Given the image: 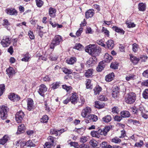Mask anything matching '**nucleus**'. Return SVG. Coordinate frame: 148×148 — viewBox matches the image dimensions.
<instances>
[{
  "label": "nucleus",
  "instance_id": "1",
  "mask_svg": "<svg viewBox=\"0 0 148 148\" xmlns=\"http://www.w3.org/2000/svg\"><path fill=\"white\" fill-rule=\"evenodd\" d=\"M101 49L99 47H96L94 45H90L86 47L85 51L92 56L96 57L101 52Z\"/></svg>",
  "mask_w": 148,
  "mask_h": 148
},
{
  "label": "nucleus",
  "instance_id": "2",
  "mask_svg": "<svg viewBox=\"0 0 148 148\" xmlns=\"http://www.w3.org/2000/svg\"><path fill=\"white\" fill-rule=\"evenodd\" d=\"M136 96L134 92H130L129 93L125 98V102L128 103L132 104L136 100Z\"/></svg>",
  "mask_w": 148,
  "mask_h": 148
},
{
  "label": "nucleus",
  "instance_id": "3",
  "mask_svg": "<svg viewBox=\"0 0 148 148\" xmlns=\"http://www.w3.org/2000/svg\"><path fill=\"white\" fill-rule=\"evenodd\" d=\"M62 37L59 35L56 36L50 45V48L53 49L55 46L59 45L62 41Z\"/></svg>",
  "mask_w": 148,
  "mask_h": 148
},
{
  "label": "nucleus",
  "instance_id": "4",
  "mask_svg": "<svg viewBox=\"0 0 148 148\" xmlns=\"http://www.w3.org/2000/svg\"><path fill=\"white\" fill-rule=\"evenodd\" d=\"M8 111V108L6 106H2L0 107V115L1 119L3 120L6 119Z\"/></svg>",
  "mask_w": 148,
  "mask_h": 148
},
{
  "label": "nucleus",
  "instance_id": "5",
  "mask_svg": "<svg viewBox=\"0 0 148 148\" xmlns=\"http://www.w3.org/2000/svg\"><path fill=\"white\" fill-rule=\"evenodd\" d=\"M11 42V39L8 36H4L1 41V43L3 47H7L10 45Z\"/></svg>",
  "mask_w": 148,
  "mask_h": 148
},
{
  "label": "nucleus",
  "instance_id": "6",
  "mask_svg": "<svg viewBox=\"0 0 148 148\" xmlns=\"http://www.w3.org/2000/svg\"><path fill=\"white\" fill-rule=\"evenodd\" d=\"M24 113L21 110L17 112L15 115V119L17 123H21L25 116Z\"/></svg>",
  "mask_w": 148,
  "mask_h": 148
},
{
  "label": "nucleus",
  "instance_id": "7",
  "mask_svg": "<svg viewBox=\"0 0 148 148\" xmlns=\"http://www.w3.org/2000/svg\"><path fill=\"white\" fill-rule=\"evenodd\" d=\"M49 142H46L44 145V148H50L52 145L54 143V138L53 137L49 136L48 138Z\"/></svg>",
  "mask_w": 148,
  "mask_h": 148
},
{
  "label": "nucleus",
  "instance_id": "8",
  "mask_svg": "<svg viewBox=\"0 0 148 148\" xmlns=\"http://www.w3.org/2000/svg\"><path fill=\"white\" fill-rule=\"evenodd\" d=\"M91 112V108L88 107H86L82 110L81 114V116L82 117L85 118Z\"/></svg>",
  "mask_w": 148,
  "mask_h": 148
},
{
  "label": "nucleus",
  "instance_id": "9",
  "mask_svg": "<svg viewBox=\"0 0 148 148\" xmlns=\"http://www.w3.org/2000/svg\"><path fill=\"white\" fill-rule=\"evenodd\" d=\"M47 88L45 85L42 84L39 86L38 92L40 95L43 96L44 93L47 91Z\"/></svg>",
  "mask_w": 148,
  "mask_h": 148
},
{
  "label": "nucleus",
  "instance_id": "10",
  "mask_svg": "<svg viewBox=\"0 0 148 148\" xmlns=\"http://www.w3.org/2000/svg\"><path fill=\"white\" fill-rule=\"evenodd\" d=\"M110 127H106L102 129H99L98 131V134L106 136L107 132L109 131Z\"/></svg>",
  "mask_w": 148,
  "mask_h": 148
},
{
  "label": "nucleus",
  "instance_id": "11",
  "mask_svg": "<svg viewBox=\"0 0 148 148\" xmlns=\"http://www.w3.org/2000/svg\"><path fill=\"white\" fill-rule=\"evenodd\" d=\"M8 98L11 100L15 101L19 100L20 97L14 93H11L8 96Z\"/></svg>",
  "mask_w": 148,
  "mask_h": 148
},
{
  "label": "nucleus",
  "instance_id": "12",
  "mask_svg": "<svg viewBox=\"0 0 148 148\" xmlns=\"http://www.w3.org/2000/svg\"><path fill=\"white\" fill-rule=\"evenodd\" d=\"M5 12L10 15L16 16L17 14V11L12 8L7 9L5 10Z\"/></svg>",
  "mask_w": 148,
  "mask_h": 148
},
{
  "label": "nucleus",
  "instance_id": "13",
  "mask_svg": "<svg viewBox=\"0 0 148 148\" xmlns=\"http://www.w3.org/2000/svg\"><path fill=\"white\" fill-rule=\"evenodd\" d=\"M97 61V59L95 56H92L90 58L87 62V64L89 66H92V64H95Z\"/></svg>",
  "mask_w": 148,
  "mask_h": 148
},
{
  "label": "nucleus",
  "instance_id": "14",
  "mask_svg": "<svg viewBox=\"0 0 148 148\" xmlns=\"http://www.w3.org/2000/svg\"><path fill=\"white\" fill-rule=\"evenodd\" d=\"M76 95L75 93H73L72 95L70 98V101L73 104H75L77 102L78 97Z\"/></svg>",
  "mask_w": 148,
  "mask_h": 148
},
{
  "label": "nucleus",
  "instance_id": "15",
  "mask_svg": "<svg viewBox=\"0 0 148 148\" xmlns=\"http://www.w3.org/2000/svg\"><path fill=\"white\" fill-rule=\"evenodd\" d=\"M33 100L31 98H29L27 99V109L30 111L33 107Z\"/></svg>",
  "mask_w": 148,
  "mask_h": 148
},
{
  "label": "nucleus",
  "instance_id": "16",
  "mask_svg": "<svg viewBox=\"0 0 148 148\" xmlns=\"http://www.w3.org/2000/svg\"><path fill=\"white\" fill-rule=\"evenodd\" d=\"M93 72L94 71L92 69H90L86 71L85 73L84 74V75L87 78L91 77L93 76L92 74Z\"/></svg>",
  "mask_w": 148,
  "mask_h": 148
},
{
  "label": "nucleus",
  "instance_id": "17",
  "mask_svg": "<svg viewBox=\"0 0 148 148\" xmlns=\"http://www.w3.org/2000/svg\"><path fill=\"white\" fill-rule=\"evenodd\" d=\"M130 59L131 61L134 64H136L138 63L139 60V59L138 58L132 55H130Z\"/></svg>",
  "mask_w": 148,
  "mask_h": 148
},
{
  "label": "nucleus",
  "instance_id": "18",
  "mask_svg": "<svg viewBox=\"0 0 148 148\" xmlns=\"http://www.w3.org/2000/svg\"><path fill=\"white\" fill-rule=\"evenodd\" d=\"M114 77V74L113 73L107 75L105 77V80L107 82H110L112 80Z\"/></svg>",
  "mask_w": 148,
  "mask_h": 148
},
{
  "label": "nucleus",
  "instance_id": "19",
  "mask_svg": "<svg viewBox=\"0 0 148 148\" xmlns=\"http://www.w3.org/2000/svg\"><path fill=\"white\" fill-rule=\"evenodd\" d=\"M9 139V137L8 135H4L2 138L0 139V144L3 145L5 144Z\"/></svg>",
  "mask_w": 148,
  "mask_h": 148
},
{
  "label": "nucleus",
  "instance_id": "20",
  "mask_svg": "<svg viewBox=\"0 0 148 148\" xmlns=\"http://www.w3.org/2000/svg\"><path fill=\"white\" fill-rule=\"evenodd\" d=\"M105 64L103 61L101 62L97 68V70L98 72L101 71L105 67Z\"/></svg>",
  "mask_w": 148,
  "mask_h": 148
},
{
  "label": "nucleus",
  "instance_id": "21",
  "mask_svg": "<svg viewBox=\"0 0 148 148\" xmlns=\"http://www.w3.org/2000/svg\"><path fill=\"white\" fill-rule=\"evenodd\" d=\"M113 59V58L108 53H106L104 57V61L106 62H110Z\"/></svg>",
  "mask_w": 148,
  "mask_h": 148
},
{
  "label": "nucleus",
  "instance_id": "22",
  "mask_svg": "<svg viewBox=\"0 0 148 148\" xmlns=\"http://www.w3.org/2000/svg\"><path fill=\"white\" fill-rule=\"evenodd\" d=\"M106 44L107 47L110 49H112L114 46V41L111 40H108L106 42Z\"/></svg>",
  "mask_w": 148,
  "mask_h": 148
},
{
  "label": "nucleus",
  "instance_id": "23",
  "mask_svg": "<svg viewBox=\"0 0 148 148\" xmlns=\"http://www.w3.org/2000/svg\"><path fill=\"white\" fill-rule=\"evenodd\" d=\"M94 13L93 10H89L86 13V18L92 17L94 15Z\"/></svg>",
  "mask_w": 148,
  "mask_h": 148
},
{
  "label": "nucleus",
  "instance_id": "24",
  "mask_svg": "<svg viewBox=\"0 0 148 148\" xmlns=\"http://www.w3.org/2000/svg\"><path fill=\"white\" fill-rule=\"evenodd\" d=\"M102 120L103 122L107 123L111 121L112 117L110 115H107L103 117Z\"/></svg>",
  "mask_w": 148,
  "mask_h": 148
},
{
  "label": "nucleus",
  "instance_id": "25",
  "mask_svg": "<svg viewBox=\"0 0 148 148\" xmlns=\"http://www.w3.org/2000/svg\"><path fill=\"white\" fill-rule=\"evenodd\" d=\"M66 61L68 64H73L76 62L77 59L75 57H71L70 59L66 60Z\"/></svg>",
  "mask_w": 148,
  "mask_h": 148
},
{
  "label": "nucleus",
  "instance_id": "26",
  "mask_svg": "<svg viewBox=\"0 0 148 148\" xmlns=\"http://www.w3.org/2000/svg\"><path fill=\"white\" fill-rule=\"evenodd\" d=\"M112 28L116 32L119 33L123 35L124 34L125 32L122 29L119 28L116 26H114Z\"/></svg>",
  "mask_w": 148,
  "mask_h": 148
},
{
  "label": "nucleus",
  "instance_id": "27",
  "mask_svg": "<svg viewBox=\"0 0 148 148\" xmlns=\"http://www.w3.org/2000/svg\"><path fill=\"white\" fill-rule=\"evenodd\" d=\"M56 10L52 8H50L49 9V14L51 17H54L56 15Z\"/></svg>",
  "mask_w": 148,
  "mask_h": 148
},
{
  "label": "nucleus",
  "instance_id": "28",
  "mask_svg": "<svg viewBox=\"0 0 148 148\" xmlns=\"http://www.w3.org/2000/svg\"><path fill=\"white\" fill-rule=\"evenodd\" d=\"M89 144L93 147H95L98 146V143L95 140L92 139L91 140L89 141Z\"/></svg>",
  "mask_w": 148,
  "mask_h": 148
},
{
  "label": "nucleus",
  "instance_id": "29",
  "mask_svg": "<svg viewBox=\"0 0 148 148\" xmlns=\"http://www.w3.org/2000/svg\"><path fill=\"white\" fill-rule=\"evenodd\" d=\"M146 5L143 3H139L138 5V9L140 11H144L146 8Z\"/></svg>",
  "mask_w": 148,
  "mask_h": 148
},
{
  "label": "nucleus",
  "instance_id": "30",
  "mask_svg": "<svg viewBox=\"0 0 148 148\" xmlns=\"http://www.w3.org/2000/svg\"><path fill=\"white\" fill-rule=\"evenodd\" d=\"M119 89L117 87L116 88H115L113 89V92L112 93V97L114 98L116 97L119 94Z\"/></svg>",
  "mask_w": 148,
  "mask_h": 148
},
{
  "label": "nucleus",
  "instance_id": "31",
  "mask_svg": "<svg viewBox=\"0 0 148 148\" xmlns=\"http://www.w3.org/2000/svg\"><path fill=\"white\" fill-rule=\"evenodd\" d=\"M95 107L101 109L103 108L104 106L105 105L103 103L99 101H96L95 104Z\"/></svg>",
  "mask_w": 148,
  "mask_h": 148
},
{
  "label": "nucleus",
  "instance_id": "32",
  "mask_svg": "<svg viewBox=\"0 0 148 148\" xmlns=\"http://www.w3.org/2000/svg\"><path fill=\"white\" fill-rule=\"evenodd\" d=\"M121 116L123 118L129 117L130 116V114L129 112L127 111H123L121 112Z\"/></svg>",
  "mask_w": 148,
  "mask_h": 148
},
{
  "label": "nucleus",
  "instance_id": "33",
  "mask_svg": "<svg viewBox=\"0 0 148 148\" xmlns=\"http://www.w3.org/2000/svg\"><path fill=\"white\" fill-rule=\"evenodd\" d=\"M6 71L7 73L9 75H12L15 73V71L11 67H10L6 69Z\"/></svg>",
  "mask_w": 148,
  "mask_h": 148
},
{
  "label": "nucleus",
  "instance_id": "34",
  "mask_svg": "<svg viewBox=\"0 0 148 148\" xmlns=\"http://www.w3.org/2000/svg\"><path fill=\"white\" fill-rule=\"evenodd\" d=\"M101 88L99 86H96L94 89L95 94L96 95L99 94L101 91Z\"/></svg>",
  "mask_w": 148,
  "mask_h": 148
},
{
  "label": "nucleus",
  "instance_id": "35",
  "mask_svg": "<svg viewBox=\"0 0 148 148\" xmlns=\"http://www.w3.org/2000/svg\"><path fill=\"white\" fill-rule=\"evenodd\" d=\"M88 118L90 120L92 121H96L97 120V116L94 115H88Z\"/></svg>",
  "mask_w": 148,
  "mask_h": 148
},
{
  "label": "nucleus",
  "instance_id": "36",
  "mask_svg": "<svg viewBox=\"0 0 148 148\" xmlns=\"http://www.w3.org/2000/svg\"><path fill=\"white\" fill-rule=\"evenodd\" d=\"M30 58V56L28 53H26L25 54L24 57L21 59L22 61L27 62L29 61V59Z\"/></svg>",
  "mask_w": 148,
  "mask_h": 148
},
{
  "label": "nucleus",
  "instance_id": "37",
  "mask_svg": "<svg viewBox=\"0 0 148 148\" xmlns=\"http://www.w3.org/2000/svg\"><path fill=\"white\" fill-rule=\"evenodd\" d=\"M135 76L133 74H128L125 77L126 80L128 81L130 80L134 79L135 78Z\"/></svg>",
  "mask_w": 148,
  "mask_h": 148
},
{
  "label": "nucleus",
  "instance_id": "38",
  "mask_svg": "<svg viewBox=\"0 0 148 148\" xmlns=\"http://www.w3.org/2000/svg\"><path fill=\"white\" fill-rule=\"evenodd\" d=\"M126 24L127 25V27L130 28L134 27L136 25L134 23H132L129 21H126Z\"/></svg>",
  "mask_w": 148,
  "mask_h": 148
},
{
  "label": "nucleus",
  "instance_id": "39",
  "mask_svg": "<svg viewBox=\"0 0 148 148\" xmlns=\"http://www.w3.org/2000/svg\"><path fill=\"white\" fill-rule=\"evenodd\" d=\"M62 69V71L66 74H70L72 72V70L69 69L67 68H64Z\"/></svg>",
  "mask_w": 148,
  "mask_h": 148
},
{
  "label": "nucleus",
  "instance_id": "40",
  "mask_svg": "<svg viewBox=\"0 0 148 148\" xmlns=\"http://www.w3.org/2000/svg\"><path fill=\"white\" fill-rule=\"evenodd\" d=\"M102 32L104 34L105 36L107 37H109V32L106 28L104 27H103L102 29Z\"/></svg>",
  "mask_w": 148,
  "mask_h": 148
},
{
  "label": "nucleus",
  "instance_id": "41",
  "mask_svg": "<svg viewBox=\"0 0 148 148\" xmlns=\"http://www.w3.org/2000/svg\"><path fill=\"white\" fill-rule=\"evenodd\" d=\"M49 119L48 116L46 115L43 116L40 119L41 122L43 123H47Z\"/></svg>",
  "mask_w": 148,
  "mask_h": 148
},
{
  "label": "nucleus",
  "instance_id": "42",
  "mask_svg": "<svg viewBox=\"0 0 148 148\" xmlns=\"http://www.w3.org/2000/svg\"><path fill=\"white\" fill-rule=\"evenodd\" d=\"M36 2L37 6L39 8L41 7L44 3L42 0H36Z\"/></svg>",
  "mask_w": 148,
  "mask_h": 148
},
{
  "label": "nucleus",
  "instance_id": "43",
  "mask_svg": "<svg viewBox=\"0 0 148 148\" xmlns=\"http://www.w3.org/2000/svg\"><path fill=\"white\" fill-rule=\"evenodd\" d=\"M121 140L117 137H115L111 139V141L115 143H119L121 142Z\"/></svg>",
  "mask_w": 148,
  "mask_h": 148
},
{
  "label": "nucleus",
  "instance_id": "44",
  "mask_svg": "<svg viewBox=\"0 0 148 148\" xmlns=\"http://www.w3.org/2000/svg\"><path fill=\"white\" fill-rule=\"evenodd\" d=\"M86 88L87 89H91L92 88V85L91 84V80L89 79H87L86 81Z\"/></svg>",
  "mask_w": 148,
  "mask_h": 148
},
{
  "label": "nucleus",
  "instance_id": "45",
  "mask_svg": "<svg viewBox=\"0 0 148 148\" xmlns=\"http://www.w3.org/2000/svg\"><path fill=\"white\" fill-rule=\"evenodd\" d=\"M83 47V46L79 43L75 44L74 47L75 49L78 50H82Z\"/></svg>",
  "mask_w": 148,
  "mask_h": 148
},
{
  "label": "nucleus",
  "instance_id": "46",
  "mask_svg": "<svg viewBox=\"0 0 148 148\" xmlns=\"http://www.w3.org/2000/svg\"><path fill=\"white\" fill-rule=\"evenodd\" d=\"M91 135L93 137H95L98 138L99 137V135L98 134V131H93L91 132Z\"/></svg>",
  "mask_w": 148,
  "mask_h": 148
},
{
  "label": "nucleus",
  "instance_id": "47",
  "mask_svg": "<svg viewBox=\"0 0 148 148\" xmlns=\"http://www.w3.org/2000/svg\"><path fill=\"white\" fill-rule=\"evenodd\" d=\"M84 64L83 63H81L78 64L76 67L77 69L79 71H81L84 68Z\"/></svg>",
  "mask_w": 148,
  "mask_h": 148
},
{
  "label": "nucleus",
  "instance_id": "48",
  "mask_svg": "<svg viewBox=\"0 0 148 148\" xmlns=\"http://www.w3.org/2000/svg\"><path fill=\"white\" fill-rule=\"evenodd\" d=\"M60 83L59 82H57L54 83L52 84L51 88L53 89H55L58 88L60 86Z\"/></svg>",
  "mask_w": 148,
  "mask_h": 148
},
{
  "label": "nucleus",
  "instance_id": "49",
  "mask_svg": "<svg viewBox=\"0 0 148 148\" xmlns=\"http://www.w3.org/2000/svg\"><path fill=\"white\" fill-rule=\"evenodd\" d=\"M143 97L145 99L148 98V89H146L143 92Z\"/></svg>",
  "mask_w": 148,
  "mask_h": 148
},
{
  "label": "nucleus",
  "instance_id": "50",
  "mask_svg": "<svg viewBox=\"0 0 148 148\" xmlns=\"http://www.w3.org/2000/svg\"><path fill=\"white\" fill-rule=\"evenodd\" d=\"M138 113H139L141 114L145 112L146 111L143 106H139V108L138 110Z\"/></svg>",
  "mask_w": 148,
  "mask_h": 148
},
{
  "label": "nucleus",
  "instance_id": "51",
  "mask_svg": "<svg viewBox=\"0 0 148 148\" xmlns=\"http://www.w3.org/2000/svg\"><path fill=\"white\" fill-rule=\"evenodd\" d=\"M110 67L113 69H117L118 68V66L116 63L112 62L111 64Z\"/></svg>",
  "mask_w": 148,
  "mask_h": 148
},
{
  "label": "nucleus",
  "instance_id": "52",
  "mask_svg": "<svg viewBox=\"0 0 148 148\" xmlns=\"http://www.w3.org/2000/svg\"><path fill=\"white\" fill-rule=\"evenodd\" d=\"M138 48V46L136 43H134L132 45V50L134 52L137 51Z\"/></svg>",
  "mask_w": 148,
  "mask_h": 148
},
{
  "label": "nucleus",
  "instance_id": "53",
  "mask_svg": "<svg viewBox=\"0 0 148 148\" xmlns=\"http://www.w3.org/2000/svg\"><path fill=\"white\" fill-rule=\"evenodd\" d=\"M88 138L86 136H82L80 138V142L84 143L86 142L88 140Z\"/></svg>",
  "mask_w": 148,
  "mask_h": 148
},
{
  "label": "nucleus",
  "instance_id": "54",
  "mask_svg": "<svg viewBox=\"0 0 148 148\" xmlns=\"http://www.w3.org/2000/svg\"><path fill=\"white\" fill-rule=\"evenodd\" d=\"M97 43L99 45L104 47H105L106 45L104 43L103 41L102 40H99L97 41Z\"/></svg>",
  "mask_w": 148,
  "mask_h": 148
},
{
  "label": "nucleus",
  "instance_id": "55",
  "mask_svg": "<svg viewBox=\"0 0 148 148\" xmlns=\"http://www.w3.org/2000/svg\"><path fill=\"white\" fill-rule=\"evenodd\" d=\"M142 116L145 119H147L148 118V111H145V112L141 114Z\"/></svg>",
  "mask_w": 148,
  "mask_h": 148
},
{
  "label": "nucleus",
  "instance_id": "56",
  "mask_svg": "<svg viewBox=\"0 0 148 148\" xmlns=\"http://www.w3.org/2000/svg\"><path fill=\"white\" fill-rule=\"evenodd\" d=\"M50 133L51 134H54L56 136L58 135V132L56 129H51L50 130Z\"/></svg>",
  "mask_w": 148,
  "mask_h": 148
},
{
  "label": "nucleus",
  "instance_id": "57",
  "mask_svg": "<svg viewBox=\"0 0 148 148\" xmlns=\"http://www.w3.org/2000/svg\"><path fill=\"white\" fill-rule=\"evenodd\" d=\"M26 145L28 146L34 147L35 146V144L33 143L30 140L28 141L26 143Z\"/></svg>",
  "mask_w": 148,
  "mask_h": 148
},
{
  "label": "nucleus",
  "instance_id": "58",
  "mask_svg": "<svg viewBox=\"0 0 148 148\" xmlns=\"http://www.w3.org/2000/svg\"><path fill=\"white\" fill-rule=\"evenodd\" d=\"M5 86L4 85H0V96L2 95L5 89Z\"/></svg>",
  "mask_w": 148,
  "mask_h": 148
},
{
  "label": "nucleus",
  "instance_id": "59",
  "mask_svg": "<svg viewBox=\"0 0 148 148\" xmlns=\"http://www.w3.org/2000/svg\"><path fill=\"white\" fill-rule=\"evenodd\" d=\"M83 30V28L82 27H80L79 30L77 31L76 34L78 37L80 36L82 33Z\"/></svg>",
  "mask_w": 148,
  "mask_h": 148
},
{
  "label": "nucleus",
  "instance_id": "60",
  "mask_svg": "<svg viewBox=\"0 0 148 148\" xmlns=\"http://www.w3.org/2000/svg\"><path fill=\"white\" fill-rule=\"evenodd\" d=\"M25 129V126L24 124H21L18 126V131L20 132H22Z\"/></svg>",
  "mask_w": 148,
  "mask_h": 148
},
{
  "label": "nucleus",
  "instance_id": "61",
  "mask_svg": "<svg viewBox=\"0 0 148 148\" xmlns=\"http://www.w3.org/2000/svg\"><path fill=\"white\" fill-rule=\"evenodd\" d=\"M100 145L102 148H107L108 145L106 142H103L100 144Z\"/></svg>",
  "mask_w": 148,
  "mask_h": 148
},
{
  "label": "nucleus",
  "instance_id": "62",
  "mask_svg": "<svg viewBox=\"0 0 148 148\" xmlns=\"http://www.w3.org/2000/svg\"><path fill=\"white\" fill-rule=\"evenodd\" d=\"M99 99L101 101H106L107 100V98L103 95H100L99 97Z\"/></svg>",
  "mask_w": 148,
  "mask_h": 148
},
{
  "label": "nucleus",
  "instance_id": "63",
  "mask_svg": "<svg viewBox=\"0 0 148 148\" xmlns=\"http://www.w3.org/2000/svg\"><path fill=\"white\" fill-rule=\"evenodd\" d=\"M10 25V23L8 20L5 19L3 20V25L6 27Z\"/></svg>",
  "mask_w": 148,
  "mask_h": 148
},
{
  "label": "nucleus",
  "instance_id": "64",
  "mask_svg": "<svg viewBox=\"0 0 148 148\" xmlns=\"http://www.w3.org/2000/svg\"><path fill=\"white\" fill-rule=\"evenodd\" d=\"M143 144V142L142 140H140L139 142L136 143L135 145V146L137 147H140L142 146Z\"/></svg>",
  "mask_w": 148,
  "mask_h": 148
}]
</instances>
